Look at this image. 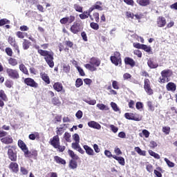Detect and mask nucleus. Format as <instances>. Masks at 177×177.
<instances>
[{"instance_id": "1", "label": "nucleus", "mask_w": 177, "mask_h": 177, "mask_svg": "<svg viewBox=\"0 0 177 177\" xmlns=\"http://www.w3.org/2000/svg\"><path fill=\"white\" fill-rule=\"evenodd\" d=\"M35 48L38 49V53H39L41 56L45 57V60L49 67H53V66H55V62H53V53L52 51L41 50L39 49V46L37 45H35Z\"/></svg>"}, {"instance_id": "2", "label": "nucleus", "mask_w": 177, "mask_h": 177, "mask_svg": "<svg viewBox=\"0 0 177 177\" xmlns=\"http://www.w3.org/2000/svg\"><path fill=\"white\" fill-rule=\"evenodd\" d=\"M6 149H8V156L10 161H17V153L13 151V149L16 150V147L9 145L8 147H6Z\"/></svg>"}, {"instance_id": "3", "label": "nucleus", "mask_w": 177, "mask_h": 177, "mask_svg": "<svg viewBox=\"0 0 177 177\" xmlns=\"http://www.w3.org/2000/svg\"><path fill=\"white\" fill-rule=\"evenodd\" d=\"M124 117L127 120H131L132 121H142V116L138 113H126Z\"/></svg>"}, {"instance_id": "4", "label": "nucleus", "mask_w": 177, "mask_h": 177, "mask_svg": "<svg viewBox=\"0 0 177 177\" xmlns=\"http://www.w3.org/2000/svg\"><path fill=\"white\" fill-rule=\"evenodd\" d=\"M151 82H150V80L145 78L144 80V89L146 92V93H147V95H153V93H154L153 89L151 88Z\"/></svg>"}, {"instance_id": "5", "label": "nucleus", "mask_w": 177, "mask_h": 177, "mask_svg": "<svg viewBox=\"0 0 177 177\" xmlns=\"http://www.w3.org/2000/svg\"><path fill=\"white\" fill-rule=\"evenodd\" d=\"M9 99L8 98V95L5 93V91L0 90V107L3 109L5 107V102H8Z\"/></svg>"}, {"instance_id": "6", "label": "nucleus", "mask_w": 177, "mask_h": 177, "mask_svg": "<svg viewBox=\"0 0 177 177\" xmlns=\"http://www.w3.org/2000/svg\"><path fill=\"white\" fill-rule=\"evenodd\" d=\"M121 54L119 52H115L114 55L111 57V62L115 66H118L121 63V57H120Z\"/></svg>"}, {"instance_id": "7", "label": "nucleus", "mask_w": 177, "mask_h": 177, "mask_svg": "<svg viewBox=\"0 0 177 177\" xmlns=\"http://www.w3.org/2000/svg\"><path fill=\"white\" fill-rule=\"evenodd\" d=\"M24 82L26 85H28V86H30L31 88H38V83H37L32 78L27 77L24 80Z\"/></svg>"}, {"instance_id": "8", "label": "nucleus", "mask_w": 177, "mask_h": 177, "mask_svg": "<svg viewBox=\"0 0 177 177\" xmlns=\"http://www.w3.org/2000/svg\"><path fill=\"white\" fill-rule=\"evenodd\" d=\"M7 74L10 78H12V80H18V78H20V75H19V72L16 70L8 68L7 69Z\"/></svg>"}, {"instance_id": "9", "label": "nucleus", "mask_w": 177, "mask_h": 177, "mask_svg": "<svg viewBox=\"0 0 177 177\" xmlns=\"http://www.w3.org/2000/svg\"><path fill=\"white\" fill-rule=\"evenodd\" d=\"M50 145L55 149V147H57V145H60V138H59V136L56 135L53 138L50 139L49 141Z\"/></svg>"}, {"instance_id": "10", "label": "nucleus", "mask_w": 177, "mask_h": 177, "mask_svg": "<svg viewBox=\"0 0 177 177\" xmlns=\"http://www.w3.org/2000/svg\"><path fill=\"white\" fill-rule=\"evenodd\" d=\"M9 169L11 172L14 174H17L19 172V164L16 162H11L8 166Z\"/></svg>"}, {"instance_id": "11", "label": "nucleus", "mask_w": 177, "mask_h": 177, "mask_svg": "<svg viewBox=\"0 0 177 177\" xmlns=\"http://www.w3.org/2000/svg\"><path fill=\"white\" fill-rule=\"evenodd\" d=\"M75 20V17L71 15L70 17L61 19L59 21L61 24H67V23H69V24H71V23H73V21H74Z\"/></svg>"}, {"instance_id": "12", "label": "nucleus", "mask_w": 177, "mask_h": 177, "mask_svg": "<svg viewBox=\"0 0 177 177\" xmlns=\"http://www.w3.org/2000/svg\"><path fill=\"white\" fill-rule=\"evenodd\" d=\"M8 42L11 46H13L15 48V50H17L18 53H20V50H19V46L16 44V39H15V37H12L10 36L8 37Z\"/></svg>"}, {"instance_id": "13", "label": "nucleus", "mask_w": 177, "mask_h": 177, "mask_svg": "<svg viewBox=\"0 0 177 177\" xmlns=\"http://www.w3.org/2000/svg\"><path fill=\"white\" fill-rule=\"evenodd\" d=\"M71 31L73 34H77L81 31V25L79 23H74L72 26H71Z\"/></svg>"}, {"instance_id": "14", "label": "nucleus", "mask_w": 177, "mask_h": 177, "mask_svg": "<svg viewBox=\"0 0 177 177\" xmlns=\"http://www.w3.org/2000/svg\"><path fill=\"white\" fill-rule=\"evenodd\" d=\"M53 88L55 91H56V92H64L63 84L59 82H55L53 85Z\"/></svg>"}, {"instance_id": "15", "label": "nucleus", "mask_w": 177, "mask_h": 177, "mask_svg": "<svg viewBox=\"0 0 177 177\" xmlns=\"http://www.w3.org/2000/svg\"><path fill=\"white\" fill-rule=\"evenodd\" d=\"M156 23H157L158 27H160V28L165 27V24H167V20L163 17H159L157 19Z\"/></svg>"}, {"instance_id": "16", "label": "nucleus", "mask_w": 177, "mask_h": 177, "mask_svg": "<svg viewBox=\"0 0 177 177\" xmlns=\"http://www.w3.org/2000/svg\"><path fill=\"white\" fill-rule=\"evenodd\" d=\"M88 125L90 128H93V129H102V126L100 124L95 121L88 122Z\"/></svg>"}, {"instance_id": "17", "label": "nucleus", "mask_w": 177, "mask_h": 177, "mask_svg": "<svg viewBox=\"0 0 177 177\" xmlns=\"http://www.w3.org/2000/svg\"><path fill=\"white\" fill-rule=\"evenodd\" d=\"M1 142L4 143V145H12L13 143V138L6 136L1 139Z\"/></svg>"}, {"instance_id": "18", "label": "nucleus", "mask_w": 177, "mask_h": 177, "mask_svg": "<svg viewBox=\"0 0 177 177\" xmlns=\"http://www.w3.org/2000/svg\"><path fill=\"white\" fill-rule=\"evenodd\" d=\"M7 24V25H6ZM10 21L8 20V19H0V27H2V26H5V27L7 29L10 28Z\"/></svg>"}, {"instance_id": "19", "label": "nucleus", "mask_w": 177, "mask_h": 177, "mask_svg": "<svg viewBox=\"0 0 177 177\" xmlns=\"http://www.w3.org/2000/svg\"><path fill=\"white\" fill-rule=\"evenodd\" d=\"M40 77L41 78V80L43 81H44V82H46V84H47L48 85H49V84H50V79L49 78V76H48V74L41 72L40 73Z\"/></svg>"}, {"instance_id": "20", "label": "nucleus", "mask_w": 177, "mask_h": 177, "mask_svg": "<svg viewBox=\"0 0 177 177\" xmlns=\"http://www.w3.org/2000/svg\"><path fill=\"white\" fill-rule=\"evenodd\" d=\"M54 161L56 162L57 164H59L61 165H66V160L62 158L59 156H54Z\"/></svg>"}, {"instance_id": "21", "label": "nucleus", "mask_w": 177, "mask_h": 177, "mask_svg": "<svg viewBox=\"0 0 177 177\" xmlns=\"http://www.w3.org/2000/svg\"><path fill=\"white\" fill-rule=\"evenodd\" d=\"M18 147L23 151H24L28 149V147H27V145H26V142L24 141H23L22 140H18Z\"/></svg>"}, {"instance_id": "22", "label": "nucleus", "mask_w": 177, "mask_h": 177, "mask_svg": "<svg viewBox=\"0 0 177 177\" xmlns=\"http://www.w3.org/2000/svg\"><path fill=\"white\" fill-rule=\"evenodd\" d=\"M67 124H61V127H57V131H56V133L57 135V136H61V135H63V133H64V131H66V129H64V127H66Z\"/></svg>"}, {"instance_id": "23", "label": "nucleus", "mask_w": 177, "mask_h": 177, "mask_svg": "<svg viewBox=\"0 0 177 177\" xmlns=\"http://www.w3.org/2000/svg\"><path fill=\"white\" fill-rule=\"evenodd\" d=\"M83 148L84 149L86 154L88 156H95V151H93V149L91 148V147L88 145H84Z\"/></svg>"}, {"instance_id": "24", "label": "nucleus", "mask_w": 177, "mask_h": 177, "mask_svg": "<svg viewBox=\"0 0 177 177\" xmlns=\"http://www.w3.org/2000/svg\"><path fill=\"white\" fill-rule=\"evenodd\" d=\"M166 88L167 91H171V92H175V91H176V84H175V83L174 82H169L167 84Z\"/></svg>"}, {"instance_id": "25", "label": "nucleus", "mask_w": 177, "mask_h": 177, "mask_svg": "<svg viewBox=\"0 0 177 177\" xmlns=\"http://www.w3.org/2000/svg\"><path fill=\"white\" fill-rule=\"evenodd\" d=\"M124 63L128 66H131V67H133L135 66V61L133 59L129 57L124 58Z\"/></svg>"}, {"instance_id": "26", "label": "nucleus", "mask_w": 177, "mask_h": 177, "mask_svg": "<svg viewBox=\"0 0 177 177\" xmlns=\"http://www.w3.org/2000/svg\"><path fill=\"white\" fill-rule=\"evenodd\" d=\"M90 64L91 66L99 67V66H100V59L97 58H91L90 60Z\"/></svg>"}, {"instance_id": "27", "label": "nucleus", "mask_w": 177, "mask_h": 177, "mask_svg": "<svg viewBox=\"0 0 177 177\" xmlns=\"http://www.w3.org/2000/svg\"><path fill=\"white\" fill-rule=\"evenodd\" d=\"M77 167H78V163H77V160L71 159L69 161V168H71V169H77Z\"/></svg>"}, {"instance_id": "28", "label": "nucleus", "mask_w": 177, "mask_h": 177, "mask_svg": "<svg viewBox=\"0 0 177 177\" xmlns=\"http://www.w3.org/2000/svg\"><path fill=\"white\" fill-rule=\"evenodd\" d=\"M79 17L82 20L88 19V17H90L91 20H93V17H92V15H89V12H87L86 11H84L82 14H80Z\"/></svg>"}, {"instance_id": "29", "label": "nucleus", "mask_w": 177, "mask_h": 177, "mask_svg": "<svg viewBox=\"0 0 177 177\" xmlns=\"http://www.w3.org/2000/svg\"><path fill=\"white\" fill-rule=\"evenodd\" d=\"M113 158L116 160V161H118V162H119V164H120V165H125V159H124L123 157H122V156L118 157L115 155H113Z\"/></svg>"}, {"instance_id": "30", "label": "nucleus", "mask_w": 177, "mask_h": 177, "mask_svg": "<svg viewBox=\"0 0 177 177\" xmlns=\"http://www.w3.org/2000/svg\"><path fill=\"white\" fill-rule=\"evenodd\" d=\"M136 2L140 6H147L150 5V0H136Z\"/></svg>"}, {"instance_id": "31", "label": "nucleus", "mask_w": 177, "mask_h": 177, "mask_svg": "<svg viewBox=\"0 0 177 177\" xmlns=\"http://www.w3.org/2000/svg\"><path fill=\"white\" fill-rule=\"evenodd\" d=\"M68 153L71 157L72 160H80V157L73 151V150L68 149Z\"/></svg>"}, {"instance_id": "32", "label": "nucleus", "mask_w": 177, "mask_h": 177, "mask_svg": "<svg viewBox=\"0 0 177 177\" xmlns=\"http://www.w3.org/2000/svg\"><path fill=\"white\" fill-rule=\"evenodd\" d=\"M148 153L149 155L151 156V157H153L154 158H156V160H160L161 158V157L158 153L153 151L152 150H149Z\"/></svg>"}, {"instance_id": "33", "label": "nucleus", "mask_w": 177, "mask_h": 177, "mask_svg": "<svg viewBox=\"0 0 177 177\" xmlns=\"http://www.w3.org/2000/svg\"><path fill=\"white\" fill-rule=\"evenodd\" d=\"M161 75H165L166 77L169 78L172 75V71L171 70H165L161 72Z\"/></svg>"}, {"instance_id": "34", "label": "nucleus", "mask_w": 177, "mask_h": 177, "mask_svg": "<svg viewBox=\"0 0 177 177\" xmlns=\"http://www.w3.org/2000/svg\"><path fill=\"white\" fill-rule=\"evenodd\" d=\"M5 86H6V88H8L9 89H10V88H13V81L10 80H6L5 83H4Z\"/></svg>"}, {"instance_id": "35", "label": "nucleus", "mask_w": 177, "mask_h": 177, "mask_svg": "<svg viewBox=\"0 0 177 177\" xmlns=\"http://www.w3.org/2000/svg\"><path fill=\"white\" fill-rule=\"evenodd\" d=\"M30 44L31 43L28 40L24 39L22 46H23V48L24 49V50H27V49H28V48H30Z\"/></svg>"}, {"instance_id": "36", "label": "nucleus", "mask_w": 177, "mask_h": 177, "mask_svg": "<svg viewBox=\"0 0 177 177\" xmlns=\"http://www.w3.org/2000/svg\"><path fill=\"white\" fill-rule=\"evenodd\" d=\"M84 102L90 104V106H95L96 104V100H91V98L84 99Z\"/></svg>"}, {"instance_id": "37", "label": "nucleus", "mask_w": 177, "mask_h": 177, "mask_svg": "<svg viewBox=\"0 0 177 177\" xmlns=\"http://www.w3.org/2000/svg\"><path fill=\"white\" fill-rule=\"evenodd\" d=\"M100 5H102V2L100 1H97L96 3L93 6L94 9H96L97 10H103V7L100 6Z\"/></svg>"}, {"instance_id": "38", "label": "nucleus", "mask_w": 177, "mask_h": 177, "mask_svg": "<svg viewBox=\"0 0 177 177\" xmlns=\"http://www.w3.org/2000/svg\"><path fill=\"white\" fill-rule=\"evenodd\" d=\"M142 135H144L145 138H149V136H150V132H149V131L146 129H144L142 130V133H139V136H140V138H142Z\"/></svg>"}, {"instance_id": "39", "label": "nucleus", "mask_w": 177, "mask_h": 177, "mask_svg": "<svg viewBox=\"0 0 177 177\" xmlns=\"http://www.w3.org/2000/svg\"><path fill=\"white\" fill-rule=\"evenodd\" d=\"M84 84V82L82 81V79L77 78L75 82V86L76 88H80V86H82Z\"/></svg>"}, {"instance_id": "40", "label": "nucleus", "mask_w": 177, "mask_h": 177, "mask_svg": "<svg viewBox=\"0 0 177 177\" xmlns=\"http://www.w3.org/2000/svg\"><path fill=\"white\" fill-rule=\"evenodd\" d=\"M164 160L169 168H174L175 167V163L169 160V159L165 158Z\"/></svg>"}, {"instance_id": "41", "label": "nucleus", "mask_w": 177, "mask_h": 177, "mask_svg": "<svg viewBox=\"0 0 177 177\" xmlns=\"http://www.w3.org/2000/svg\"><path fill=\"white\" fill-rule=\"evenodd\" d=\"M158 82L165 84V82H168V77H166L164 75H162V76L159 77Z\"/></svg>"}, {"instance_id": "42", "label": "nucleus", "mask_w": 177, "mask_h": 177, "mask_svg": "<svg viewBox=\"0 0 177 177\" xmlns=\"http://www.w3.org/2000/svg\"><path fill=\"white\" fill-rule=\"evenodd\" d=\"M146 169H147V172H149V174H151V172H153V165L147 162V164L146 165Z\"/></svg>"}, {"instance_id": "43", "label": "nucleus", "mask_w": 177, "mask_h": 177, "mask_svg": "<svg viewBox=\"0 0 177 177\" xmlns=\"http://www.w3.org/2000/svg\"><path fill=\"white\" fill-rule=\"evenodd\" d=\"M147 104V106L149 107V110L150 111H154V110H155L154 104H153V102L151 101H148Z\"/></svg>"}, {"instance_id": "44", "label": "nucleus", "mask_w": 177, "mask_h": 177, "mask_svg": "<svg viewBox=\"0 0 177 177\" xmlns=\"http://www.w3.org/2000/svg\"><path fill=\"white\" fill-rule=\"evenodd\" d=\"M37 138H39V133H35V134L32 133V134L29 135V139L30 140H35V139H37Z\"/></svg>"}, {"instance_id": "45", "label": "nucleus", "mask_w": 177, "mask_h": 177, "mask_svg": "<svg viewBox=\"0 0 177 177\" xmlns=\"http://www.w3.org/2000/svg\"><path fill=\"white\" fill-rule=\"evenodd\" d=\"M16 35H17V37H18V38H21V39H23V38H24L25 35L27 37L28 34L26 32L18 31V32H17Z\"/></svg>"}, {"instance_id": "46", "label": "nucleus", "mask_w": 177, "mask_h": 177, "mask_svg": "<svg viewBox=\"0 0 177 177\" xmlns=\"http://www.w3.org/2000/svg\"><path fill=\"white\" fill-rule=\"evenodd\" d=\"M126 17H127V19H131L132 20H133V19H135V15L131 11H127L126 12Z\"/></svg>"}, {"instance_id": "47", "label": "nucleus", "mask_w": 177, "mask_h": 177, "mask_svg": "<svg viewBox=\"0 0 177 177\" xmlns=\"http://www.w3.org/2000/svg\"><path fill=\"white\" fill-rule=\"evenodd\" d=\"M97 107L99 110H109V107L104 105V104H97Z\"/></svg>"}, {"instance_id": "48", "label": "nucleus", "mask_w": 177, "mask_h": 177, "mask_svg": "<svg viewBox=\"0 0 177 177\" xmlns=\"http://www.w3.org/2000/svg\"><path fill=\"white\" fill-rule=\"evenodd\" d=\"M54 106H57V104H60V100H59V97H54L52 100H51Z\"/></svg>"}, {"instance_id": "49", "label": "nucleus", "mask_w": 177, "mask_h": 177, "mask_svg": "<svg viewBox=\"0 0 177 177\" xmlns=\"http://www.w3.org/2000/svg\"><path fill=\"white\" fill-rule=\"evenodd\" d=\"M111 106L112 107L113 111H120V108H118V106L115 102H111Z\"/></svg>"}, {"instance_id": "50", "label": "nucleus", "mask_w": 177, "mask_h": 177, "mask_svg": "<svg viewBox=\"0 0 177 177\" xmlns=\"http://www.w3.org/2000/svg\"><path fill=\"white\" fill-rule=\"evenodd\" d=\"M24 154L25 157H28V158H31V157H32V155H31V151H29L28 148L24 151Z\"/></svg>"}, {"instance_id": "51", "label": "nucleus", "mask_w": 177, "mask_h": 177, "mask_svg": "<svg viewBox=\"0 0 177 177\" xmlns=\"http://www.w3.org/2000/svg\"><path fill=\"white\" fill-rule=\"evenodd\" d=\"M143 50H145V52H151V47L150 46H147L145 44H142V48Z\"/></svg>"}, {"instance_id": "52", "label": "nucleus", "mask_w": 177, "mask_h": 177, "mask_svg": "<svg viewBox=\"0 0 177 177\" xmlns=\"http://www.w3.org/2000/svg\"><path fill=\"white\" fill-rule=\"evenodd\" d=\"M90 27L93 28V30H97V29L99 28V24L95 22H91L90 24Z\"/></svg>"}, {"instance_id": "53", "label": "nucleus", "mask_w": 177, "mask_h": 177, "mask_svg": "<svg viewBox=\"0 0 177 177\" xmlns=\"http://www.w3.org/2000/svg\"><path fill=\"white\" fill-rule=\"evenodd\" d=\"M55 149H57V150L59 151V153H63L64 150H66V146H61L60 144H59Z\"/></svg>"}, {"instance_id": "54", "label": "nucleus", "mask_w": 177, "mask_h": 177, "mask_svg": "<svg viewBox=\"0 0 177 177\" xmlns=\"http://www.w3.org/2000/svg\"><path fill=\"white\" fill-rule=\"evenodd\" d=\"M162 132H164V133L166 135H169V132H171V128L168 127H163Z\"/></svg>"}, {"instance_id": "55", "label": "nucleus", "mask_w": 177, "mask_h": 177, "mask_svg": "<svg viewBox=\"0 0 177 177\" xmlns=\"http://www.w3.org/2000/svg\"><path fill=\"white\" fill-rule=\"evenodd\" d=\"M74 9H75L76 12H79L80 13H82V7L78 4L74 5Z\"/></svg>"}, {"instance_id": "56", "label": "nucleus", "mask_w": 177, "mask_h": 177, "mask_svg": "<svg viewBox=\"0 0 177 177\" xmlns=\"http://www.w3.org/2000/svg\"><path fill=\"white\" fill-rule=\"evenodd\" d=\"M143 17V14L141 12H138L134 15V20H140Z\"/></svg>"}, {"instance_id": "57", "label": "nucleus", "mask_w": 177, "mask_h": 177, "mask_svg": "<svg viewBox=\"0 0 177 177\" xmlns=\"http://www.w3.org/2000/svg\"><path fill=\"white\" fill-rule=\"evenodd\" d=\"M20 171L22 175H27L28 174V170H27V169H26L24 167H20Z\"/></svg>"}, {"instance_id": "58", "label": "nucleus", "mask_w": 177, "mask_h": 177, "mask_svg": "<svg viewBox=\"0 0 177 177\" xmlns=\"http://www.w3.org/2000/svg\"><path fill=\"white\" fill-rule=\"evenodd\" d=\"M112 86L113 89H120V86H118V82L113 80L112 82Z\"/></svg>"}, {"instance_id": "59", "label": "nucleus", "mask_w": 177, "mask_h": 177, "mask_svg": "<svg viewBox=\"0 0 177 177\" xmlns=\"http://www.w3.org/2000/svg\"><path fill=\"white\" fill-rule=\"evenodd\" d=\"M70 138H71V135L69 134L68 132H65L64 133V139L66 142H71V140H70Z\"/></svg>"}, {"instance_id": "60", "label": "nucleus", "mask_w": 177, "mask_h": 177, "mask_svg": "<svg viewBox=\"0 0 177 177\" xmlns=\"http://www.w3.org/2000/svg\"><path fill=\"white\" fill-rule=\"evenodd\" d=\"M8 63L9 64H10L11 66H16V64H17V61L13 58H10L8 60Z\"/></svg>"}, {"instance_id": "61", "label": "nucleus", "mask_w": 177, "mask_h": 177, "mask_svg": "<svg viewBox=\"0 0 177 177\" xmlns=\"http://www.w3.org/2000/svg\"><path fill=\"white\" fill-rule=\"evenodd\" d=\"M123 1L124 2V3L130 6H133L135 3V1H133V0H123Z\"/></svg>"}, {"instance_id": "62", "label": "nucleus", "mask_w": 177, "mask_h": 177, "mask_svg": "<svg viewBox=\"0 0 177 177\" xmlns=\"http://www.w3.org/2000/svg\"><path fill=\"white\" fill-rule=\"evenodd\" d=\"M81 146H80V142H73L72 143V149H74V150H77Z\"/></svg>"}, {"instance_id": "63", "label": "nucleus", "mask_w": 177, "mask_h": 177, "mask_svg": "<svg viewBox=\"0 0 177 177\" xmlns=\"http://www.w3.org/2000/svg\"><path fill=\"white\" fill-rule=\"evenodd\" d=\"M136 107L137 110H140V109H143V103H142L140 102H136Z\"/></svg>"}, {"instance_id": "64", "label": "nucleus", "mask_w": 177, "mask_h": 177, "mask_svg": "<svg viewBox=\"0 0 177 177\" xmlns=\"http://www.w3.org/2000/svg\"><path fill=\"white\" fill-rule=\"evenodd\" d=\"M73 138L75 142L80 143V136L77 133H75Z\"/></svg>"}]
</instances>
